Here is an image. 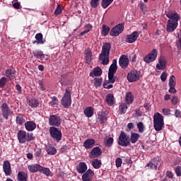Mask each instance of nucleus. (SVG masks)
<instances>
[{"label": "nucleus", "instance_id": "25", "mask_svg": "<svg viewBox=\"0 0 181 181\" xmlns=\"http://www.w3.org/2000/svg\"><path fill=\"white\" fill-rule=\"evenodd\" d=\"M118 70V66H117V59H113L112 63L109 67L108 74H115Z\"/></svg>", "mask_w": 181, "mask_h": 181}, {"label": "nucleus", "instance_id": "21", "mask_svg": "<svg viewBox=\"0 0 181 181\" xmlns=\"http://www.w3.org/2000/svg\"><path fill=\"white\" fill-rule=\"evenodd\" d=\"M28 169L30 173H36V172H40L42 166L39 164H32L28 166Z\"/></svg>", "mask_w": 181, "mask_h": 181}, {"label": "nucleus", "instance_id": "16", "mask_svg": "<svg viewBox=\"0 0 181 181\" xmlns=\"http://www.w3.org/2000/svg\"><path fill=\"white\" fill-rule=\"evenodd\" d=\"M26 131L20 130L17 134V138L19 144H26Z\"/></svg>", "mask_w": 181, "mask_h": 181}, {"label": "nucleus", "instance_id": "29", "mask_svg": "<svg viewBox=\"0 0 181 181\" xmlns=\"http://www.w3.org/2000/svg\"><path fill=\"white\" fill-rule=\"evenodd\" d=\"M158 63L159 64H156L157 70H165V69H166V60H165V59H160Z\"/></svg>", "mask_w": 181, "mask_h": 181}, {"label": "nucleus", "instance_id": "63", "mask_svg": "<svg viewBox=\"0 0 181 181\" xmlns=\"http://www.w3.org/2000/svg\"><path fill=\"white\" fill-rule=\"evenodd\" d=\"M179 99L176 96H173V98L171 99V103L173 104V105H176L177 104V101Z\"/></svg>", "mask_w": 181, "mask_h": 181}, {"label": "nucleus", "instance_id": "36", "mask_svg": "<svg viewBox=\"0 0 181 181\" xmlns=\"http://www.w3.org/2000/svg\"><path fill=\"white\" fill-rule=\"evenodd\" d=\"M85 57L88 62H91V57H93V52L90 48H88L84 52Z\"/></svg>", "mask_w": 181, "mask_h": 181}, {"label": "nucleus", "instance_id": "10", "mask_svg": "<svg viewBox=\"0 0 181 181\" xmlns=\"http://www.w3.org/2000/svg\"><path fill=\"white\" fill-rule=\"evenodd\" d=\"M156 57H158V49H153L144 58V61L148 64L152 63V62H155V60H156Z\"/></svg>", "mask_w": 181, "mask_h": 181}, {"label": "nucleus", "instance_id": "22", "mask_svg": "<svg viewBox=\"0 0 181 181\" xmlns=\"http://www.w3.org/2000/svg\"><path fill=\"white\" fill-rule=\"evenodd\" d=\"M76 170L78 173H86L87 172V164L85 162L79 163L78 166H76Z\"/></svg>", "mask_w": 181, "mask_h": 181}, {"label": "nucleus", "instance_id": "19", "mask_svg": "<svg viewBox=\"0 0 181 181\" xmlns=\"http://www.w3.org/2000/svg\"><path fill=\"white\" fill-rule=\"evenodd\" d=\"M3 169L6 176H11L12 169L11 168V163L9 161L6 160L4 162Z\"/></svg>", "mask_w": 181, "mask_h": 181}, {"label": "nucleus", "instance_id": "47", "mask_svg": "<svg viewBox=\"0 0 181 181\" xmlns=\"http://www.w3.org/2000/svg\"><path fill=\"white\" fill-rule=\"evenodd\" d=\"M102 83H103V78H94L95 87H100Z\"/></svg>", "mask_w": 181, "mask_h": 181}, {"label": "nucleus", "instance_id": "7", "mask_svg": "<svg viewBox=\"0 0 181 181\" xmlns=\"http://www.w3.org/2000/svg\"><path fill=\"white\" fill-rule=\"evenodd\" d=\"M118 145L119 146H128L130 145L131 141L129 140V136H127V134L124 132L120 133L119 136V140L117 141Z\"/></svg>", "mask_w": 181, "mask_h": 181}, {"label": "nucleus", "instance_id": "8", "mask_svg": "<svg viewBox=\"0 0 181 181\" xmlns=\"http://www.w3.org/2000/svg\"><path fill=\"white\" fill-rule=\"evenodd\" d=\"M124 23H122L113 27L110 32V36H114L115 37H117V36L121 35V33L124 32Z\"/></svg>", "mask_w": 181, "mask_h": 181}, {"label": "nucleus", "instance_id": "18", "mask_svg": "<svg viewBox=\"0 0 181 181\" xmlns=\"http://www.w3.org/2000/svg\"><path fill=\"white\" fill-rule=\"evenodd\" d=\"M93 176H94V171L91 169H88L84 174L82 175L83 181H92Z\"/></svg>", "mask_w": 181, "mask_h": 181}, {"label": "nucleus", "instance_id": "13", "mask_svg": "<svg viewBox=\"0 0 181 181\" xmlns=\"http://www.w3.org/2000/svg\"><path fill=\"white\" fill-rule=\"evenodd\" d=\"M175 78H176L175 77V75H172L169 79L168 86L170 88L168 91L171 94H175V93H177L176 88H175V87H176V81H175Z\"/></svg>", "mask_w": 181, "mask_h": 181}, {"label": "nucleus", "instance_id": "28", "mask_svg": "<svg viewBox=\"0 0 181 181\" xmlns=\"http://www.w3.org/2000/svg\"><path fill=\"white\" fill-rule=\"evenodd\" d=\"M125 103L128 104V105L132 104L134 103V94L132 92H127L125 95Z\"/></svg>", "mask_w": 181, "mask_h": 181}, {"label": "nucleus", "instance_id": "20", "mask_svg": "<svg viewBox=\"0 0 181 181\" xmlns=\"http://www.w3.org/2000/svg\"><path fill=\"white\" fill-rule=\"evenodd\" d=\"M95 146V140L94 139H87L84 143L83 146L86 149H91Z\"/></svg>", "mask_w": 181, "mask_h": 181}, {"label": "nucleus", "instance_id": "60", "mask_svg": "<svg viewBox=\"0 0 181 181\" xmlns=\"http://www.w3.org/2000/svg\"><path fill=\"white\" fill-rule=\"evenodd\" d=\"M166 177H168V179H173V173L172 171L168 170L165 173Z\"/></svg>", "mask_w": 181, "mask_h": 181}, {"label": "nucleus", "instance_id": "3", "mask_svg": "<svg viewBox=\"0 0 181 181\" xmlns=\"http://www.w3.org/2000/svg\"><path fill=\"white\" fill-rule=\"evenodd\" d=\"M165 125L163 122V116L162 114L157 112L153 115V127L156 131H162Z\"/></svg>", "mask_w": 181, "mask_h": 181}, {"label": "nucleus", "instance_id": "32", "mask_svg": "<svg viewBox=\"0 0 181 181\" xmlns=\"http://www.w3.org/2000/svg\"><path fill=\"white\" fill-rule=\"evenodd\" d=\"M140 137L141 136L139 135V134L132 132L129 141L132 144H136L138 142V139H139Z\"/></svg>", "mask_w": 181, "mask_h": 181}, {"label": "nucleus", "instance_id": "15", "mask_svg": "<svg viewBox=\"0 0 181 181\" xmlns=\"http://www.w3.org/2000/svg\"><path fill=\"white\" fill-rule=\"evenodd\" d=\"M179 23H175L173 21H168L167 22V28L166 30L168 33H172V32H175L176 29L177 28Z\"/></svg>", "mask_w": 181, "mask_h": 181}, {"label": "nucleus", "instance_id": "61", "mask_svg": "<svg viewBox=\"0 0 181 181\" xmlns=\"http://www.w3.org/2000/svg\"><path fill=\"white\" fill-rule=\"evenodd\" d=\"M139 6L142 12H146V4L141 2L139 4Z\"/></svg>", "mask_w": 181, "mask_h": 181}, {"label": "nucleus", "instance_id": "5", "mask_svg": "<svg viewBox=\"0 0 181 181\" xmlns=\"http://www.w3.org/2000/svg\"><path fill=\"white\" fill-rule=\"evenodd\" d=\"M1 115L4 119H9L10 115H13V112L8 105V103H4L1 105Z\"/></svg>", "mask_w": 181, "mask_h": 181}, {"label": "nucleus", "instance_id": "6", "mask_svg": "<svg viewBox=\"0 0 181 181\" xmlns=\"http://www.w3.org/2000/svg\"><path fill=\"white\" fill-rule=\"evenodd\" d=\"M139 78H141V71L133 70L127 74V80L129 83H135Z\"/></svg>", "mask_w": 181, "mask_h": 181}, {"label": "nucleus", "instance_id": "50", "mask_svg": "<svg viewBox=\"0 0 181 181\" xmlns=\"http://www.w3.org/2000/svg\"><path fill=\"white\" fill-rule=\"evenodd\" d=\"M63 6H61V5H58L57 6V8L55 9V11H54V15H60V14H62V12H63Z\"/></svg>", "mask_w": 181, "mask_h": 181}, {"label": "nucleus", "instance_id": "55", "mask_svg": "<svg viewBox=\"0 0 181 181\" xmlns=\"http://www.w3.org/2000/svg\"><path fill=\"white\" fill-rule=\"evenodd\" d=\"M57 104H59V100L57 99V98H56V96H53L52 101L49 103V105L54 106L57 105Z\"/></svg>", "mask_w": 181, "mask_h": 181}, {"label": "nucleus", "instance_id": "4", "mask_svg": "<svg viewBox=\"0 0 181 181\" xmlns=\"http://www.w3.org/2000/svg\"><path fill=\"white\" fill-rule=\"evenodd\" d=\"M49 135L56 142H60L62 141V130L54 126L49 127Z\"/></svg>", "mask_w": 181, "mask_h": 181}, {"label": "nucleus", "instance_id": "53", "mask_svg": "<svg viewBox=\"0 0 181 181\" xmlns=\"http://www.w3.org/2000/svg\"><path fill=\"white\" fill-rule=\"evenodd\" d=\"M100 5V0H91L90 6L92 8H97Z\"/></svg>", "mask_w": 181, "mask_h": 181}, {"label": "nucleus", "instance_id": "17", "mask_svg": "<svg viewBox=\"0 0 181 181\" xmlns=\"http://www.w3.org/2000/svg\"><path fill=\"white\" fill-rule=\"evenodd\" d=\"M139 37V33L138 31H134L131 35H127V37L126 39V42L127 43H134V42H136V39Z\"/></svg>", "mask_w": 181, "mask_h": 181}, {"label": "nucleus", "instance_id": "45", "mask_svg": "<svg viewBox=\"0 0 181 181\" xmlns=\"http://www.w3.org/2000/svg\"><path fill=\"white\" fill-rule=\"evenodd\" d=\"M98 118L100 124H105V122H107V117H105L103 113L99 114Z\"/></svg>", "mask_w": 181, "mask_h": 181}, {"label": "nucleus", "instance_id": "56", "mask_svg": "<svg viewBox=\"0 0 181 181\" xmlns=\"http://www.w3.org/2000/svg\"><path fill=\"white\" fill-rule=\"evenodd\" d=\"M175 172L177 176L178 177H180V176H181V166L177 165L175 169Z\"/></svg>", "mask_w": 181, "mask_h": 181}, {"label": "nucleus", "instance_id": "46", "mask_svg": "<svg viewBox=\"0 0 181 181\" xmlns=\"http://www.w3.org/2000/svg\"><path fill=\"white\" fill-rule=\"evenodd\" d=\"M137 128L139 129V132H140L141 134H143V132H144L145 131V124H144V122H139L137 124Z\"/></svg>", "mask_w": 181, "mask_h": 181}, {"label": "nucleus", "instance_id": "35", "mask_svg": "<svg viewBox=\"0 0 181 181\" xmlns=\"http://www.w3.org/2000/svg\"><path fill=\"white\" fill-rule=\"evenodd\" d=\"M33 54L35 59H44L45 54H43V52L40 50H33Z\"/></svg>", "mask_w": 181, "mask_h": 181}, {"label": "nucleus", "instance_id": "38", "mask_svg": "<svg viewBox=\"0 0 181 181\" xmlns=\"http://www.w3.org/2000/svg\"><path fill=\"white\" fill-rule=\"evenodd\" d=\"M112 2H114V0H102L101 6L103 9H107Z\"/></svg>", "mask_w": 181, "mask_h": 181}, {"label": "nucleus", "instance_id": "58", "mask_svg": "<svg viewBox=\"0 0 181 181\" xmlns=\"http://www.w3.org/2000/svg\"><path fill=\"white\" fill-rule=\"evenodd\" d=\"M116 168H121V165H122V158H117L115 161Z\"/></svg>", "mask_w": 181, "mask_h": 181}, {"label": "nucleus", "instance_id": "26", "mask_svg": "<svg viewBox=\"0 0 181 181\" xmlns=\"http://www.w3.org/2000/svg\"><path fill=\"white\" fill-rule=\"evenodd\" d=\"M29 176L28 173L23 171H19L17 175V180L18 181H28Z\"/></svg>", "mask_w": 181, "mask_h": 181}, {"label": "nucleus", "instance_id": "48", "mask_svg": "<svg viewBox=\"0 0 181 181\" xmlns=\"http://www.w3.org/2000/svg\"><path fill=\"white\" fill-rule=\"evenodd\" d=\"M128 110V106L125 104L121 105L119 106V114H125Z\"/></svg>", "mask_w": 181, "mask_h": 181}, {"label": "nucleus", "instance_id": "14", "mask_svg": "<svg viewBox=\"0 0 181 181\" xmlns=\"http://www.w3.org/2000/svg\"><path fill=\"white\" fill-rule=\"evenodd\" d=\"M129 64V59L128 57L123 54L119 59V65L120 66L121 69H127L128 65Z\"/></svg>", "mask_w": 181, "mask_h": 181}, {"label": "nucleus", "instance_id": "9", "mask_svg": "<svg viewBox=\"0 0 181 181\" xmlns=\"http://www.w3.org/2000/svg\"><path fill=\"white\" fill-rule=\"evenodd\" d=\"M49 124L52 127H60L62 125V118L57 115H52L49 118Z\"/></svg>", "mask_w": 181, "mask_h": 181}, {"label": "nucleus", "instance_id": "52", "mask_svg": "<svg viewBox=\"0 0 181 181\" xmlns=\"http://www.w3.org/2000/svg\"><path fill=\"white\" fill-rule=\"evenodd\" d=\"M6 77L3 76L1 78H0V88H4L5 87V85L6 84Z\"/></svg>", "mask_w": 181, "mask_h": 181}, {"label": "nucleus", "instance_id": "43", "mask_svg": "<svg viewBox=\"0 0 181 181\" xmlns=\"http://www.w3.org/2000/svg\"><path fill=\"white\" fill-rule=\"evenodd\" d=\"M29 105L31 108H37V107H39V100L36 99H32L29 102Z\"/></svg>", "mask_w": 181, "mask_h": 181}, {"label": "nucleus", "instance_id": "23", "mask_svg": "<svg viewBox=\"0 0 181 181\" xmlns=\"http://www.w3.org/2000/svg\"><path fill=\"white\" fill-rule=\"evenodd\" d=\"M24 125L26 131L30 132L36 129V123H35L33 121H28L25 123Z\"/></svg>", "mask_w": 181, "mask_h": 181}, {"label": "nucleus", "instance_id": "49", "mask_svg": "<svg viewBox=\"0 0 181 181\" xmlns=\"http://www.w3.org/2000/svg\"><path fill=\"white\" fill-rule=\"evenodd\" d=\"M117 77L115 76V74H108V80L107 81L109 83H111V84H114L115 83V79Z\"/></svg>", "mask_w": 181, "mask_h": 181}, {"label": "nucleus", "instance_id": "27", "mask_svg": "<svg viewBox=\"0 0 181 181\" xmlns=\"http://www.w3.org/2000/svg\"><path fill=\"white\" fill-rule=\"evenodd\" d=\"M45 151L48 155H56L57 153V150L53 145L49 144L45 147Z\"/></svg>", "mask_w": 181, "mask_h": 181}, {"label": "nucleus", "instance_id": "64", "mask_svg": "<svg viewBox=\"0 0 181 181\" xmlns=\"http://www.w3.org/2000/svg\"><path fill=\"white\" fill-rule=\"evenodd\" d=\"M13 8H14V9H21V3L15 2L13 4Z\"/></svg>", "mask_w": 181, "mask_h": 181}, {"label": "nucleus", "instance_id": "37", "mask_svg": "<svg viewBox=\"0 0 181 181\" xmlns=\"http://www.w3.org/2000/svg\"><path fill=\"white\" fill-rule=\"evenodd\" d=\"M104 144L106 148H111V146H112V144H114V138L109 137L108 139H105Z\"/></svg>", "mask_w": 181, "mask_h": 181}, {"label": "nucleus", "instance_id": "54", "mask_svg": "<svg viewBox=\"0 0 181 181\" xmlns=\"http://www.w3.org/2000/svg\"><path fill=\"white\" fill-rule=\"evenodd\" d=\"M110 82L108 81H105L103 83V87L106 88L107 90H110L114 87L113 84H110Z\"/></svg>", "mask_w": 181, "mask_h": 181}, {"label": "nucleus", "instance_id": "2", "mask_svg": "<svg viewBox=\"0 0 181 181\" xmlns=\"http://www.w3.org/2000/svg\"><path fill=\"white\" fill-rule=\"evenodd\" d=\"M73 88L69 86L65 90L64 96L62 98L61 103L64 108H69L71 105V90Z\"/></svg>", "mask_w": 181, "mask_h": 181}, {"label": "nucleus", "instance_id": "57", "mask_svg": "<svg viewBox=\"0 0 181 181\" xmlns=\"http://www.w3.org/2000/svg\"><path fill=\"white\" fill-rule=\"evenodd\" d=\"M93 29V25L91 24H86L85 25V30L84 31L86 33H88V32H90V30H92Z\"/></svg>", "mask_w": 181, "mask_h": 181}, {"label": "nucleus", "instance_id": "12", "mask_svg": "<svg viewBox=\"0 0 181 181\" xmlns=\"http://www.w3.org/2000/svg\"><path fill=\"white\" fill-rule=\"evenodd\" d=\"M103 155V150L99 146L94 147L92 148L89 153L90 159H94L95 158H100Z\"/></svg>", "mask_w": 181, "mask_h": 181}, {"label": "nucleus", "instance_id": "41", "mask_svg": "<svg viewBox=\"0 0 181 181\" xmlns=\"http://www.w3.org/2000/svg\"><path fill=\"white\" fill-rule=\"evenodd\" d=\"M35 39L37 41L35 42H37V43L40 45H43L45 43V41L43 40V34L40 33L35 35Z\"/></svg>", "mask_w": 181, "mask_h": 181}, {"label": "nucleus", "instance_id": "62", "mask_svg": "<svg viewBox=\"0 0 181 181\" xmlns=\"http://www.w3.org/2000/svg\"><path fill=\"white\" fill-rule=\"evenodd\" d=\"M16 89L17 90L18 94H22V86L21 85L16 84Z\"/></svg>", "mask_w": 181, "mask_h": 181}, {"label": "nucleus", "instance_id": "1", "mask_svg": "<svg viewBox=\"0 0 181 181\" xmlns=\"http://www.w3.org/2000/svg\"><path fill=\"white\" fill-rule=\"evenodd\" d=\"M110 52H111V44L110 42L103 43L101 53L99 54V60L102 62L103 66H107L110 63Z\"/></svg>", "mask_w": 181, "mask_h": 181}, {"label": "nucleus", "instance_id": "30", "mask_svg": "<svg viewBox=\"0 0 181 181\" xmlns=\"http://www.w3.org/2000/svg\"><path fill=\"white\" fill-rule=\"evenodd\" d=\"M83 113L88 118H91L94 115V109L92 107H88L83 110Z\"/></svg>", "mask_w": 181, "mask_h": 181}, {"label": "nucleus", "instance_id": "24", "mask_svg": "<svg viewBox=\"0 0 181 181\" xmlns=\"http://www.w3.org/2000/svg\"><path fill=\"white\" fill-rule=\"evenodd\" d=\"M103 74V70L100 66L94 68L93 71H90L89 76L90 77H100Z\"/></svg>", "mask_w": 181, "mask_h": 181}, {"label": "nucleus", "instance_id": "34", "mask_svg": "<svg viewBox=\"0 0 181 181\" xmlns=\"http://www.w3.org/2000/svg\"><path fill=\"white\" fill-rule=\"evenodd\" d=\"M15 74H16V70L15 69H8L6 70L5 76L8 78H11V77H15Z\"/></svg>", "mask_w": 181, "mask_h": 181}, {"label": "nucleus", "instance_id": "33", "mask_svg": "<svg viewBox=\"0 0 181 181\" xmlns=\"http://www.w3.org/2000/svg\"><path fill=\"white\" fill-rule=\"evenodd\" d=\"M114 95L109 93L107 95L106 98H105V102L108 105H114Z\"/></svg>", "mask_w": 181, "mask_h": 181}, {"label": "nucleus", "instance_id": "51", "mask_svg": "<svg viewBox=\"0 0 181 181\" xmlns=\"http://www.w3.org/2000/svg\"><path fill=\"white\" fill-rule=\"evenodd\" d=\"M30 141H35V136H33V133H27L26 142H30Z\"/></svg>", "mask_w": 181, "mask_h": 181}, {"label": "nucleus", "instance_id": "44", "mask_svg": "<svg viewBox=\"0 0 181 181\" xmlns=\"http://www.w3.org/2000/svg\"><path fill=\"white\" fill-rule=\"evenodd\" d=\"M40 173H43L44 175H45V176H50V173H52V171H50L49 168L42 166V168L40 169Z\"/></svg>", "mask_w": 181, "mask_h": 181}, {"label": "nucleus", "instance_id": "11", "mask_svg": "<svg viewBox=\"0 0 181 181\" xmlns=\"http://www.w3.org/2000/svg\"><path fill=\"white\" fill-rule=\"evenodd\" d=\"M168 21L177 23L180 21V16L176 11H168L165 13Z\"/></svg>", "mask_w": 181, "mask_h": 181}, {"label": "nucleus", "instance_id": "59", "mask_svg": "<svg viewBox=\"0 0 181 181\" xmlns=\"http://www.w3.org/2000/svg\"><path fill=\"white\" fill-rule=\"evenodd\" d=\"M168 78V73L163 72L160 75V79L162 81H166V79Z\"/></svg>", "mask_w": 181, "mask_h": 181}, {"label": "nucleus", "instance_id": "40", "mask_svg": "<svg viewBox=\"0 0 181 181\" xmlns=\"http://www.w3.org/2000/svg\"><path fill=\"white\" fill-rule=\"evenodd\" d=\"M100 33L102 36H107L108 33H110V27L106 25H103Z\"/></svg>", "mask_w": 181, "mask_h": 181}, {"label": "nucleus", "instance_id": "31", "mask_svg": "<svg viewBox=\"0 0 181 181\" xmlns=\"http://www.w3.org/2000/svg\"><path fill=\"white\" fill-rule=\"evenodd\" d=\"M16 117V122L17 125H23L25 124V117H23V115L18 113Z\"/></svg>", "mask_w": 181, "mask_h": 181}, {"label": "nucleus", "instance_id": "42", "mask_svg": "<svg viewBox=\"0 0 181 181\" xmlns=\"http://www.w3.org/2000/svg\"><path fill=\"white\" fill-rule=\"evenodd\" d=\"M147 166H149L151 169L156 170V169H158V161H156L155 159H153L150 161L149 163L147 164Z\"/></svg>", "mask_w": 181, "mask_h": 181}, {"label": "nucleus", "instance_id": "39", "mask_svg": "<svg viewBox=\"0 0 181 181\" xmlns=\"http://www.w3.org/2000/svg\"><path fill=\"white\" fill-rule=\"evenodd\" d=\"M101 160H98V158L92 160V166H93L94 169H100L101 168Z\"/></svg>", "mask_w": 181, "mask_h": 181}]
</instances>
